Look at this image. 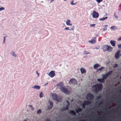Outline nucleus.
Listing matches in <instances>:
<instances>
[{"mask_svg":"<svg viewBox=\"0 0 121 121\" xmlns=\"http://www.w3.org/2000/svg\"><path fill=\"white\" fill-rule=\"evenodd\" d=\"M49 96L51 99L55 101L58 102L61 101L60 99L58 97V95L56 94L55 93H50L49 94Z\"/></svg>","mask_w":121,"mask_h":121,"instance_id":"f257e3e1","label":"nucleus"},{"mask_svg":"<svg viewBox=\"0 0 121 121\" xmlns=\"http://www.w3.org/2000/svg\"><path fill=\"white\" fill-rule=\"evenodd\" d=\"M56 86L62 92L66 94L68 93L67 90L66 88L64 87L63 84L62 83H58L57 84Z\"/></svg>","mask_w":121,"mask_h":121,"instance_id":"f03ea898","label":"nucleus"},{"mask_svg":"<svg viewBox=\"0 0 121 121\" xmlns=\"http://www.w3.org/2000/svg\"><path fill=\"white\" fill-rule=\"evenodd\" d=\"M92 15V17L94 18H97L99 16V13L93 10V11Z\"/></svg>","mask_w":121,"mask_h":121,"instance_id":"7ed1b4c3","label":"nucleus"},{"mask_svg":"<svg viewBox=\"0 0 121 121\" xmlns=\"http://www.w3.org/2000/svg\"><path fill=\"white\" fill-rule=\"evenodd\" d=\"M55 71H51L48 73V75L51 78H52L55 76Z\"/></svg>","mask_w":121,"mask_h":121,"instance_id":"20e7f679","label":"nucleus"},{"mask_svg":"<svg viewBox=\"0 0 121 121\" xmlns=\"http://www.w3.org/2000/svg\"><path fill=\"white\" fill-rule=\"evenodd\" d=\"M77 81L74 79H70L69 82V83L70 84H77Z\"/></svg>","mask_w":121,"mask_h":121,"instance_id":"39448f33","label":"nucleus"},{"mask_svg":"<svg viewBox=\"0 0 121 121\" xmlns=\"http://www.w3.org/2000/svg\"><path fill=\"white\" fill-rule=\"evenodd\" d=\"M96 85L97 88V91L99 90L102 88V86L101 84H97Z\"/></svg>","mask_w":121,"mask_h":121,"instance_id":"423d86ee","label":"nucleus"},{"mask_svg":"<svg viewBox=\"0 0 121 121\" xmlns=\"http://www.w3.org/2000/svg\"><path fill=\"white\" fill-rule=\"evenodd\" d=\"M66 24L67 26H70L72 25V24L71 23V21L69 19H68L66 21Z\"/></svg>","mask_w":121,"mask_h":121,"instance_id":"0eeeda50","label":"nucleus"},{"mask_svg":"<svg viewBox=\"0 0 121 121\" xmlns=\"http://www.w3.org/2000/svg\"><path fill=\"white\" fill-rule=\"evenodd\" d=\"M80 71L81 73L82 74L85 73L86 72V71L85 69L83 68H81L80 69Z\"/></svg>","mask_w":121,"mask_h":121,"instance_id":"6e6552de","label":"nucleus"},{"mask_svg":"<svg viewBox=\"0 0 121 121\" xmlns=\"http://www.w3.org/2000/svg\"><path fill=\"white\" fill-rule=\"evenodd\" d=\"M32 88L34 89H35L37 90H39L40 89V86H39L35 85L33 87H32Z\"/></svg>","mask_w":121,"mask_h":121,"instance_id":"1a4fd4ad","label":"nucleus"},{"mask_svg":"<svg viewBox=\"0 0 121 121\" xmlns=\"http://www.w3.org/2000/svg\"><path fill=\"white\" fill-rule=\"evenodd\" d=\"M92 90L95 92L97 91V88H96V85L93 86L92 88Z\"/></svg>","mask_w":121,"mask_h":121,"instance_id":"9d476101","label":"nucleus"},{"mask_svg":"<svg viewBox=\"0 0 121 121\" xmlns=\"http://www.w3.org/2000/svg\"><path fill=\"white\" fill-rule=\"evenodd\" d=\"M116 42L114 40H111L110 41V43L111 45L113 46H115V45Z\"/></svg>","mask_w":121,"mask_h":121,"instance_id":"9b49d317","label":"nucleus"},{"mask_svg":"<svg viewBox=\"0 0 121 121\" xmlns=\"http://www.w3.org/2000/svg\"><path fill=\"white\" fill-rule=\"evenodd\" d=\"M11 55L13 57H16L17 56V55L16 54L14 51H12L11 52Z\"/></svg>","mask_w":121,"mask_h":121,"instance_id":"f8f14e48","label":"nucleus"},{"mask_svg":"<svg viewBox=\"0 0 121 121\" xmlns=\"http://www.w3.org/2000/svg\"><path fill=\"white\" fill-rule=\"evenodd\" d=\"M107 48V51L108 52L111 51L112 50V48L111 46H108Z\"/></svg>","mask_w":121,"mask_h":121,"instance_id":"ddd939ff","label":"nucleus"},{"mask_svg":"<svg viewBox=\"0 0 121 121\" xmlns=\"http://www.w3.org/2000/svg\"><path fill=\"white\" fill-rule=\"evenodd\" d=\"M100 66L98 64H95L93 65V67L94 69H96L98 67H99Z\"/></svg>","mask_w":121,"mask_h":121,"instance_id":"4468645a","label":"nucleus"},{"mask_svg":"<svg viewBox=\"0 0 121 121\" xmlns=\"http://www.w3.org/2000/svg\"><path fill=\"white\" fill-rule=\"evenodd\" d=\"M108 46H105L103 47V49L104 51H107Z\"/></svg>","mask_w":121,"mask_h":121,"instance_id":"2eb2a0df","label":"nucleus"},{"mask_svg":"<svg viewBox=\"0 0 121 121\" xmlns=\"http://www.w3.org/2000/svg\"><path fill=\"white\" fill-rule=\"evenodd\" d=\"M116 58H118L119 57V52H117L116 53L115 56Z\"/></svg>","mask_w":121,"mask_h":121,"instance_id":"dca6fc26","label":"nucleus"},{"mask_svg":"<svg viewBox=\"0 0 121 121\" xmlns=\"http://www.w3.org/2000/svg\"><path fill=\"white\" fill-rule=\"evenodd\" d=\"M108 18V17H104L101 18H99V20L100 21H103L107 19Z\"/></svg>","mask_w":121,"mask_h":121,"instance_id":"f3484780","label":"nucleus"},{"mask_svg":"<svg viewBox=\"0 0 121 121\" xmlns=\"http://www.w3.org/2000/svg\"><path fill=\"white\" fill-rule=\"evenodd\" d=\"M92 97V95H91V94H88L86 95V98L87 99H88V97H89L90 98H91Z\"/></svg>","mask_w":121,"mask_h":121,"instance_id":"a211bd4d","label":"nucleus"},{"mask_svg":"<svg viewBox=\"0 0 121 121\" xmlns=\"http://www.w3.org/2000/svg\"><path fill=\"white\" fill-rule=\"evenodd\" d=\"M97 81L99 82H104L103 79H98Z\"/></svg>","mask_w":121,"mask_h":121,"instance_id":"6ab92c4d","label":"nucleus"},{"mask_svg":"<svg viewBox=\"0 0 121 121\" xmlns=\"http://www.w3.org/2000/svg\"><path fill=\"white\" fill-rule=\"evenodd\" d=\"M49 104H50V107H48V108L49 109H51L52 108V103L50 102H49Z\"/></svg>","mask_w":121,"mask_h":121,"instance_id":"aec40b11","label":"nucleus"},{"mask_svg":"<svg viewBox=\"0 0 121 121\" xmlns=\"http://www.w3.org/2000/svg\"><path fill=\"white\" fill-rule=\"evenodd\" d=\"M108 27V25H104L103 27L104 28V29H103V31H104L106 30L107 29V27Z\"/></svg>","mask_w":121,"mask_h":121,"instance_id":"412c9836","label":"nucleus"},{"mask_svg":"<svg viewBox=\"0 0 121 121\" xmlns=\"http://www.w3.org/2000/svg\"><path fill=\"white\" fill-rule=\"evenodd\" d=\"M111 29L112 30H115L117 29V27L115 26H112L111 27Z\"/></svg>","mask_w":121,"mask_h":121,"instance_id":"4be33fe9","label":"nucleus"},{"mask_svg":"<svg viewBox=\"0 0 121 121\" xmlns=\"http://www.w3.org/2000/svg\"><path fill=\"white\" fill-rule=\"evenodd\" d=\"M43 93L42 92H41L39 94V97L40 98H42L43 97Z\"/></svg>","mask_w":121,"mask_h":121,"instance_id":"5701e85b","label":"nucleus"},{"mask_svg":"<svg viewBox=\"0 0 121 121\" xmlns=\"http://www.w3.org/2000/svg\"><path fill=\"white\" fill-rule=\"evenodd\" d=\"M29 106L30 107V109L31 110L33 111L34 110V108L31 105H30Z\"/></svg>","mask_w":121,"mask_h":121,"instance_id":"b1692460","label":"nucleus"},{"mask_svg":"<svg viewBox=\"0 0 121 121\" xmlns=\"http://www.w3.org/2000/svg\"><path fill=\"white\" fill-rule=\"evenodd\" d=\"M104 69V68L103 67H101L99 69H97V71L99 70L100 71H101L102 70Z\"/></svg>","mask_w":121,"mask_h":121,"instance_id":"393cba45","label":"nucleus"},{"mask_svg":"<svg viewBox=\"0 0 121 121\" xmlns=\"http://www.w3.org/2000/svg\"><path fill=\"white\" fill-rule=\"evenodd\" d=\"M89 42L91 43H94L95 42V40H94V41L91 40L90 41H89Z\"/></svg>","mask_w":121,"mask_h":121,"instance_id":"a878e982","label":"nucleus"},{"mask_svg":"<svg viewBox=\"0 0 121 121\" xmlns=\"http://www.w3.org/2000/svg\"><path fill=\"white\" fill-rule=\"evenodd\" d=\"M74 28L75 27L74 26V25H73L70 30H73L74 29Z\"/></svg>","mask_w":121,"mask_h":121,"instance_id":"bb28decb","label":"nucleus"},{"mask_svg":"<svg viewBox=\"0 0 121 121\" xmlns=\"http://www.w3.org/2000/svg\"><path fill=\"white\" fill-rule=\"evenodd\" d=\"M41 112V110L39 109L37 112V113L38 114L40 113Z\"/></svg>","mask_w":121,"mask_h":121,"instance_id":"cd10ccee","label":"nucleus"},{"mask_svg":"<svg viewBox=\"0 0 121 121\" xmlns=\"http://www.w3.org/2000/svg\"><path fill=\"white\" fill-rule=\"evenodd\" d=\"M95 25V24H91L90 25V26L91 27H94Z\"/></svg>","mask_w":121,"mask_h":121,"instance_id":"c85d7f7f","label":"nucleus"},{"mask_svg":"<svg viewBox=\"0 0 121 121\" xmlns=\"http://www.w3.org/2000/svg\"><path fill=\"white\" fill-rule=\"evenodd\" d=\"M4 8L3 7H1L0 8V11H2L4 10Z\"/></svg>","mask_w":121,"mask_h":121,"instance_id":"c756f323","label":"nucleus"},{"mask_svg":"<svg viewBox=\"0 0 121 121\" xmlns=\"http://www.w3.org/2000/svg\"><path fill=\"white\" fill-rule=\"evenodd\" d=\"M96 1L98 3H100L102 1V0H96Z\"/></svg>","mask_w":121,"mask_h":121,"instance_id":"7c9ffc66","label":"nucleus"},{"mask_svg":"<svg viewBox=\"0 0 121 121\" xmlns=\"http://www.w3.org/2000/svg\"><path fill=\"white\" fill-rule=\"evenodd\" d=\"M65 29L66 30H70L69 29V28L68 27H66L65 28Z\"/></svg>","mask_w":121,"mask_h":121,"instance_id":"2f4dec72","label":"nucleus"},{"mask_svg":"<svg viewBox=\"0 0 121 121\" xmlns=\"http://www.w3.org/2000/svg\"><path fill=\"white\" fill-rule=\"evenodd\" d=\"M70 113H71V114H73L74 115H75V113L73 111H70Z\"/></svg>","mask_w":121,"mask_h":121,"instance_id":"473e14b6","label":"nucleus"},{"mask_svg":"<svg viewBox=\"0 0 121 121\" xmlns=\"http://www.w3.org/2000/svg\"><path fill=\"white\" fill-rule=\"evenodd\" d=\"M81 111V109L80 108H79L77 110H76V112H79L80 111Z\"/></svg>","mask_w":121,"mask_h":121,"instance_id":"72a5a7b5","label":"nucleus"},{"mask_svg":"<svg viewBox=\"0 0 121 121\" xmlns=\"http://www.w3.org/2000/svg\"><path fill=\"white\" fill-rule=\"evenodd\" d=\"M105 75H102V79H103V80H104V78L105 77Z\"/></svg>","mask_w":121,"mask_h":121,"instance_id":"f704fd0d","label":"nucleus"},{"mask_svg":"<svg viewBox=\"0 0 121 121\" xmlns=\"http://www.w3.org/2000/svg\"><path fill=\"white\" fill-rule=\"evenodd\" d=\"M5 37H4L3 38V43L4 44V43L5 41Z\"/></svg>","mask_w":121,"mask_h":121,"instance_id":"c9c22d12","label":"nucleus"},{"mask_svg":"<svg viewBox=\"0 0 121 121\" xmlns=\"http://www.w3.org/2000/svg\"><path fill=\"white\" fill-rule=\"evenodd\" d=\"M71 5H74L75 4L73 3V1H72L71 3Z\"/></svg>","mask_w":121,"mask_h":121,"instance_id":"e433bc0d","label":"nucleus"},{"mask_svg":"<svg viewBox=\"0 0 121 121\" xmlns=\"http://www.w3.org/2000/svg\"><path fill=\"white\" fill-rule=\"evenodd\" d=\"M118 46L119 48H121V44L118 45Z\"/></svg>","mask_w":121,"mask_h":121,"instance_id":"4c0bfd02","label":"nucleus"},{"mask_svg":"<svg viewBox=\"0 0 121 121\" xmlns=\"http://www.w3.org/2000/svg\"><path fill=\"white\" fill-rule=\"evenodd\" d=\"M36 73L37 74V75L38 77H39V74L37 72H36Z\"/></svg>","mask_w":121,"mask_h":121,"instance_id":"58836bf2","label":"nucleus"},{"mask_svg":"<svg viewBox=\"0 0 121 121\" xmlns=\"http://www.w3.org/2000/svg\"><path fill=\"white\" fill-rule=\"evenodd\" d=\"M66 102L67 103V104H68V106H69V102L68 101H67Z\"/></svg>","mask_w":121,"mask_h":121,"instance_id":"ea45409f","label":"nucleus"},{"mask_svg":"<svg viewBox=\"0 0 121 121\" xmlns=\"http://www.w3.org/2000/svg\"><path fill=\"white\" fill-rule=\"evenodd\" d=\"M84 53L86 54H89V53L87 52H85Z\"/></svg>","mask_w":121,"mask_h":121,"instance_id":"a19ab883","label":"nucleus"},{"mask_svg":"<svg viewBox=\"0 0 121 121\" xmlns=\"http://www.w3.org/2000/svg\"><path fill=\"white\" fill-rule=\"evenodd\" d=\"M114 16L115 18H118L116 16V15H114Z\"/></svg>","mask_w":121,"mask_h":121,"instance_id":"79ce46f5","label":"nucleus"},{"mask_svg":"<svg viewBox=\"0 0 121 121\" xmlns=\"http://www.w3.org/2000/svg\"><path fill=\"white\" fill-rule=\"evenodd\" d=\"M118 40H121V39H118Z\"/></svg>","mask_w":121,"mask_h":121,"instance_id":"37998d69","label":"nucleus"},{"mask_svg":"<svg viewBox=\"0 0 121 121\" xmlns=\"http://www.w3.org/2000/svg\"><path fill=\"white\" fill-rule=\"evenodd\" d=\"M63 0V1H66V0Z\"/></svg>","mask_w":121,"mask_h":121,"instance_id":"c03bdc74","label":"nucleus"},{"mask_svg":"<svg viewBox=\"0 0 121 121\" xmlns=\"http://www.w3.org/2000/svg\"><path fill=\"white\" fill-rule=\"evenodd\" d=\"M54 0H52V1H53Z\"/></svg>","mask_w":121,"mask_h":121,"instance_id":"a18cd8bd","label":"nucleus"}]
</instances>
